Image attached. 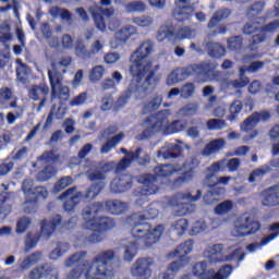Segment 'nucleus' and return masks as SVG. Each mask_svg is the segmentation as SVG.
<instances>
[{
	"instance_id": "f257e3e1",
	"label": "nucleus",
	"mask_w": 279,
	"mask_h": 279,
	"mask_svg": "<svg viewBox=\"0 0 279 279\" xmlns=\"http://www.w3.org/2000/svg\"><path fill=\"white\" fill-rule=\"evenodd\" d=\"M153 51L154 43L148 40L142 43L138 49L131 54L130 73L132 78L126 90L117 99L118 108H123L133 95L137 98L147 95L149 88H156L160 84V76L156 74L157 71H160V65H155L153 69L154 62L149 60V54Z\"/></svg>"
},
{
	"instance_id": "f03ea898",
	"label": "nucleus",
	"mask_w": 279,
	"mask_h": 279,
	"mask_svg": "<svg viewBox=\"0 0 279 279\" xmlns=\"http://www.w3.org/2000/svg\"><path fill=\"white\" fill-rule=\"evenodd\" d=\"M110 213V215H123L128 210V203L119 199L106 201L105 203L96 202L84 208L82 215L84 219L83 227L85 230H93L86 240L88 243H101L104 235L101 232L112 230L117 222L110 217H97L99 213Z\"/></svg>"
},
{
	"instance_id": "7ed1b4c3",
	"label": "nucleus",
	"mask_w": 279,
	"mask_h": 279,
	"mask_svg": "<svg viewBox=\"0 0 279 279\" xmlns=\"http://www.w3.org/2000/svg\"><path fill=\"white\" fill-rule=\"evenodd\" d=\"M113 260L114 251H104L90 264L88 262L78 264L70 271L66 279H80L84 271L86 279H111L114 277V270L110 266V263Z\"/></svg>"
},
{
	"instance_id": "20e7f679",
	"label": "nucleus",
	"mask_w": 279,
	"mask_h": 279,
	"mask_svg": "<svg viewBox=\"0 0 279 279\" xmlns=\"http://www.w3.org/2000/svg\"><path fill=\"white\" fill-rule=\"evenodd\" d=\"M89 180L93 183L85 192H77V186H72L68 190H65L61 195H59L58 199L64 201L63 203V210L65 213H73L75 208H77L80 202L82 199L84 202H93L104 191V187L106 186V183H104V180H106V173L101 171H95L89 174Z\"/></svg>"
},
{
	"instance_id": "39448f33",
	"label": "nucleus",
	"mask_w": 279,
	"mask_h": 279,
	"mask_svg": "<svg viewBox=\"0 0 279 279\" xmlns=\"http://www.w3.org/2000/svg\"><path fill=\"white\" fill-rule=\"evenodd\" d=\"M126 223L131 228V236L142 243L143 247H151L160 241V236L165 232V227L161 225L151 228V225L147 222V217L141 214H131L126 217Z\"/></svg>"
},
{
	"instance_id": "423d86ee",
	"label": "nucleus",
	"mask_w": 279,
	"mask_h": 279,
	"mask_svg": "<svg viewBox=\"0 0 279 279\" xmlns=\"http://www.w3.org/2000/svg\"><path fill=\"white\" fill-rule=\"evenodd\" d=\"M217 65L211 62H203L198 64H191L185 68H179L168 75L166 80L167 86H175L179 82H184L191 75H194L196 82L198 84H204L206 82H210V80H215V70Z\"/></svg>"
},
{
	"instance_id": "0eeeda50",
	"label": "nucleus",
	"mask_w": 279,
	"mask_h": 279,
	"mask_svg": "<svg viewBox=\"0 0 279 279\" xmlns=\"http://www.w3.org/2000/svg\"><path fill=\"white\" fill-rule=\"evenodd\" d=\"M169 117H171V110L163 109L157 114H151L145 118L144 123L147 125L142 132L143 138H150L154 134H158L161 130H165L167 134H178L186 130V123L180 120H173L169 123Z\"/></svg>"
},
{
	"instance_id": "6e6552de",
	"label": "nucleus",
	"mask_w": 279,
	"mask_h": 279,
	"mask_svg": "<svg viewBox=\"0 0 279 279\" xmlns=\"http://www.w3.org/2000/svg\"><path fill=\"white\" fill-rule=\"evenodd\" d=\"M154 173L141 174L137 179L141 187H137L134 193L137 197H149V195H156L160 191L158 186V178L167 179L171 178L174 173H178V169L172 163H161L154 168Z\"/></svg>"
},
{
	"instance_id": "1a4fd4ad",
	"label": "nucleus",
	"mask_w": 279,
	"mask_h": 279,
	"mask_svg": "<svg viewBox=\"0 0 279 279\" xmlns=\"http://www.w3.org/2000/svg\"><path fill=\"white\" fill-rule=\"evenodd\" d=\"M198 199H202V190H197L194 196L191 192H179L168 199V206L172 208L175 217H186V215L195 213L197 207L193 202H198Z\"/></svg>"
},
{
	"instance_id": "9d476101",
	"label": "nucleus",
	"mask_w": 279,
	"mask_h": 279,
	"mask_svg": "<svg viewBox=\"0 0 279 279\" xmlns=\"http://www.w3.org/2000/svg\"><path fill=\"white\" fill-rule=\"evenodd\" d=\"M239 167H241V159L239 158H231L229 160L222 159L211 163L206 169L207 174L204 179V185L213 189L211 195H221L223 193V189L217 187V183L213 182V179L217 173H219V171H226V169H229L231 173H234V171H239Z\"/></svg>"
},
{
	"instance_id": "9b49d317",
	"label": "nucleus",
	"mask_w": 279,
	"mask_h": 279,
	"mask_svg": "<svg viewBox=\"0 0 279 279\" xmlns=\"http://www.w3.org/2000/svg\"><path fill=\"white\" fill-rule=\"evenodd\" d=\"M41 230L40 232L37 233H32L28 232L26 234V240H25V248L27 252L29 250H34L36 245H38V241H40V236H44V239L49 240L53 235V232L62 226V216L61 215H54L52 218L49 220L44 219L40 222Z\"/></svg>"
},
{
	"instance_id": "f8f14e48",
	"label": "nucleus",
	"mask_w": 279,
	"mask_h": 279,
	"mask_svg": "<svg viewBox=\"0 0 279 279\" xmlns=\"http://www.w3.org/2000/svg\"><path fill=\"white\" fill-rule=\"evenodd\" d=\"M193 240H187L181 243L173 252L168 254V258H179L178 262H172L168 266V271H172V274H178L182 267L189 265V254L193 252Z\"/></svg>"
},
{
	"instance_id": "ddd939ff",
	"label": "nucleus",
	"mask_w": 279,
	"mask_h": 279,
	"mask_svg": "<svg viewBox=\"0 0 279 279\" xmlns=\"http://www.w3.org/2000/svg\"><path fill=\"white\" fill-rule=\"evenodd\" d=\"M202 165V160L199 158L192 156L184 163L183 169H186L180 177L174 179L171 182V189H180L184 186V184H189V182H193L195 178V169H199Z\"/></svg>"
},
{
	"instance_id": "4468645a",
	"label": "nucleus",
	"mask_w": 279,
	"mask_h": 279,
	"mask_svg": "<svg viewBox=\"0 0 279 279\" xmlns=\"http://www.w3.org/2000/svg\"><path fill=\"white\" fill-rule=\"evenodd\" d=\"M171 38H177L179 40L195 38V31L191 29L189 26L182 27L178 32H175V26L173 25L160 26L157 33V39L159 43L167 39L171 40Z\"/></svg>"
},
{
	"instance_id": "2eb2a0df",
	"label": "nucleus",
	"mask_w": 279,
	"mask_h": 279,
	"mask_svg": "<svg viewBox=\"0 0 279 279\" xmlns=\"http://www.w3.org/2000/svg\"><path fill=\"white\" fill-rule=\"evenodd\" d=\"M260 228V221L255 220L252 216L243 215L235 221V236H252V234H256Z\"/></svg>"
},
{
	"instance_id": "dca6fc26",
	"label": "nucleus",
	"mask_w": 279,
	"mask_h": 279,
	"mask_svg": "<svg viewBox=\"0 0 279 279\" xmlns=\"http://www.w3.org/2000/svg\"><path fill=\"white\" fill-rule=\"evenodd\" d=\"M231 14H232V11L228 8H222L217 10L210 17L209 22L207 23V28L214 29L210 32L209 36L215 37V36H219V34H227L228 25L220 24V23L222 21H226V19H228ZM215 27H217V29H215Z\"/></svg>"
},
{
	"instance_id": "f3484780",
	"label": "nucleus",
	"mask_w": 279,
	"mask_h": 279,
	"mask_svg": "<svg viewBox=\"0 0 279 279\" xmlns=\"http://www.w3.org/2000/svg\"><path fill=\"white\" fill-rule=\"evenodd\" d=\"M205 256L209 258L210 263H232L239 258V252L234 251L225 256L223 244H214L206 251Z\"/></svg>"
},
{
	"instance_id": "a211bd4d",
	"label": "nucleus",
	"mask_w": 279,
	"mask_h": 279,
	"mask_svg": "<svg viewBox=\"0 0 279 279\" xmlns=\"http://www.w3.org/2000/svg\"><path fill=\"white\" fill-rule=\"evenodd\" d=\"M151 265H154V259L151 257H142L136 259V262L131 267V274L133 278H151Z\"/></svg>"
},
{
	"instance_id": "6ab92c4d",
	"label": "nucleus",
	"mask_w": 279,
	"mask_h": 279,
	"mask_svg": "<svg viewBox=\"0 0 279 279\" xmlns=\"http://www.w3.org/2000/svg\"><path fill=\"white\" fill-rule=\"evenodd\" d=\"M28 97L33 101H39L37 112H40L45 108V104H47V97H49V85L45 82L32 85L28 89Z\"/></svg>"
},
{
	"instance_id": "aec40b11",
	"label": "nucleus",
	"mask_w": 279,
	"mask_h": 279,
	"mask_svg": "<svg viewBox=\"0 0 279 279\" xmlns=\"http://www.w3.org/2000/svg\"><path fill=\"white\" fill-rule=\"evenodd\" d=\"M279 29V20H274L272 22H269L262 26L259 34H255L251 37L248 40L250 43V48L251 49H256L258 45L262 43H265L267 40V35L266 34H276Z\"/></svg>"
},
{
	"instance_id": "412c9836",
	"label": "nucleus",
	"mask_w": 279,
	"mask_h": 279,
	"mask_svg": "<svg viewBox=\"0 0 279 279\" xmlns=\"http://www.w3.org/2000/svg\"><path fill=\"white\" fill-rule=\"evenodd\" d=\"M89 12L92 14L95 27L99 29V32H106L107 25H106V16L107 19H110L114 14V9H104L98 5H94L89 9Z\"/></svg>"
},
{
	"instance_id": "4be33fe9",
	"label": "nucleus",
	"mask_w": 279,
	"mask_h": 279,
	"mask_svg": "<svg viewBox=\"0 0 279 279\" xmlns=\"http://www.w3.org/2000/svg\"><path fill=\"white\" fill-rule=\"evenodd\" d=\"M271 119V113L269 111H255L248 116L241 124L242 132H252L256 125L259 123H267Z\"/></svg>"
},
{
	"instance_id": "5701e85b",
	"label": "nucleus",
	"mask_w": 279,
	"mask_h": 279,
	"mask_svg": "<svg viewBox=\"0 0 279 279\" xmlns=\"http://www.w3.org/2000/svg\"><path fill=\"white\" fill-rule=\"evenodd\" d=\"M265 66V61H253L248 66H241L239 75L241 81H234L233 86L235 88H243L250 84V78L245 76V73H258L260 69Z\"/></svg>"
},
{
	"instance_id": "b1692460",
	"label": "nucleus",
	"mask_w": 279,
	"mask_h": 279,
	"mask_svg": "<svg viewBox=\"0 0 279 279\" xmlns=\"http://www.w3.org/2000/svg\"><path fill=\"white\" fill-rule=\"evenodd\" d=\"M134 181L128 174H122L112 179L110 183L111 193H125L132 189Z\"/></svg>"
},
{
	"instance_id": "393cba45",
	"label": "nucleus",
	"mask_w": 279,
	"mask_h": 279,
	"mask_svg": "<svg viewBox=\"0 0 279 279\" xmlns=\"http://www.w3.org/2000/svg\"><path fill=\"white\" fill-rule=\"evenodd\" d=\"M29 279H58V271L53 270V267L49 264H44L33 268L28 274Z\"/></svg>"
},
{
	"instance_id": "a878e982",
	"label": "nucleus",
	"mask_w": 279,
	"mask_h": 279,
	"mask_svg": "<svg viewBox=\"0 0 279 279\" xmlns=\"http://www.w3.org/2000/svg\"><path fill=\"white\" fill-rule=\"evenodd\" d=\"M121 153L125 154V157H123L116 166V171H125L128 167L134 162L135 158H138L141 154H143V148L138 147L135 151H129L126 148H121Z\"/></svg>"
},
{
	"instance_id": "bb28decb",
	"label": "nucleus",
	"mask_w": 279,
	"mask_h": 279,
	"mask_svg": "<svg viewBox=\"0 0 279 279\" xmlns=\"http://www.w3.org/2000/svg\"><path fill=\"white\" fill-rule=\"evenodd\" d=\"M243 106L244 108H248L250 110H252V99H246L244 104L239 99L233 100L229 106V116L227 117V121H236V119H239V114H241L243 110Z\"/></svg>"
},
{
	"instance_id": "cd10ccee",
	"label": "nucleus",
	"mask_w": 279,
	"mask_h": 279,
	"mask_svg": "<svg viewBox=\"0 0 279 279\" xmlns=\"http://www.w3.org/2000/svg\"><path fill=\"white\" fill-rule=\"evenodd\" d=\"M182 156V147L180 144H168L167 146L161 147L157 151L158 158H163V160H171L180 158Z\"/></svg>"
},
{
	"instance_id": "c85d7f7f",
	"label": "nucleus",
	"mask_w": 279,
	"mask_h": 279,
	"mask_svg": "<svg viewBox=\"0 0 279 279\" xmlns=\"http://www.w3.org/2000/svg\"><path fill=\"white\" fill-rule=\"evenodd\" d=\"M264 206H279V185H272L264 191Z\"/></svg>"
},
{
	"instance_id": "c756f323",
	"label": "nucleus",
	"mask_w": 279,
	"mask_h": 279,
	"mask_svg": "<svg viewBox=\"0 0 279 279\" xmlns=\"http://www.w3.org/2000/svg\"><path fill=\"white\" fill-rule=\"evenodd\" d=\"M1 189H3L4 192L0 193V207L4 215H10L12 213V205H8L5 209L3 207L12 199L14 192H8L10 191V185L5 183L1 184Z\"/></svg>"
},
{
	"instance_id": "7c9ffc66",
	"label": "nucleus",
	"mask_w": 279,
	"mask_h": 279,
	"mask_svg": "<svg viewBox=\"0 0 279 279\" xmlns=\"http://www.w3.org/2000/svg\"><path fill=\"white\" fill-rule=\"evenodd\" d=\"M223 147H226V140L217 138V140L210 141L203 148L202 156H213V154H217V151H221Z\"/></svg>"
},
{
	"instance_id": "2f4dec72",
	"label": "nucleus",
	"mask_w": 279,
	"mask_h": 279,
	"mask_svg": "<svg viewBox=\"0 0 279 279\" xmlns=\"http://www.w3.org/2000/svg\"><path fill=\"white\" fill-rule=\"evenodd\" d=\"M138 247H141V243H138L137 241H131L125 244L123 246V260L125 263H132V260H134V258H136V255L138 254Z\"/></svg>"
},
{
	"instance_id": "473e14b6",
	"label": "nucleus",
	"mask_w": 279,
	"mask_h": 279,
	"mask_svg": "<svg viewBox=\"0 0 279 279\" xmlns=\"http://www.w3.org/2000/svg\"><path fill=\"white\" fill-rule=\"evenodd\" d=\"M48 80L51 87V99L53 100L56 99V88H58V86H62V81L64 80V76L58 70H49Z\"/></svg>"
},
{
	"instance_id": "72a5a7b5",
	"label": "nucleus",
	"mask_w": 279,
	"mask_h": 279,
	"mask_svg": "<svg viewBox=\"0 0 279 279\" xmlns=\"http://www.w3.org/2000/svg\"><path fill=\"white\" fill-rule=\"evenodd\" d=\"M162 95L156 94L148 102H146L142 109L143 114H151L156 112L162 106Z\"/></svg>"
},
{
	"instance_id": "f704fd0d",
	"label": "nucleus",
	"mask_w": 279,
	"mask_h": 279,
	"mask_svg": "<svg viewBox=\"0 0 279 279\" xmlns=\"http://www.w3.org/2000/svg\"><path fill=\"white\" fill-rule=\"evenodd\" d=\"M173 19H175L179 23L184 21H189L193 16V7L185 5L182 8H177L172 12Z\"/></svg>"
},
{
	"instance_id": "c9c22d12",
	"label": "nucleus",
	"mask_w": 279,
	"mask_h": 279,
	"mask_svg": "<svg viewBox=\"0 0 279 279\" xmlns=\"http://www.w3.org/2000/svg\"><path fill=\"white\" fill-rule=\"evenodd\" d=\"M41 256H43V253L35 252L28 255L27 257H25L23 260L19 263V267L21 271H27L29 267H34V265H36V263L40 260Z\"/></svg>"
},
{
	"instance_id": "e433bc0d",
	"label": "nucleus",
	"mask_w": 279,
	"mask_h": 279,
	"mask_svg": "<svg viewBox=\"0 0 279 279\" xmlns=\"http://www.w3.org/2000/svg\"><path fill=\"white\" fill-rule=\"evenodd\" d=\"M123 138H125V134L123 132L112 136L100 147V154H110L113 147L119 145Z\"/></svg>"
},
{
	"instance_id": "4c0bfd02",
	"label": "nucleus",
	"mask_w": 279,
	"mask_h": 279,
	"mask_svg": "<svg viewBox=\"0 0 279 279\" xmlns=\"http://www.w3.org/2000/svg\"><path fill=\"white\" fill-rule=\"evenodd\" d=\"M206 47L210 58H223V56H226V47L221 46L219 43L209 41Z\"/></svg>"
},
{
	"instance_id": "58836bf2",
	"label": "nucleus",
	"mask_w": 279,
	"mask_h": 279,
	"mask_svg": "<svg viewBox=\"0 0 279 279\" xmlns=\"http://www.w3.org/2000/svg\"><path fill=\"white\" fill-rule=\"evenodd\" d=\"M198 110H199V105H197L196 102H190L181 107L177 112V114L178 117H181V119H184V117H195Z\"/></svg>"
},
{
	"instance_id": "ea45409f",
	"label": "nucleus",
	"mask_w": 279,
	"mask_h": 279,
	"mask_svg": "<svg viewBox=\"0 0 279 279\" xmlns=\"http://www.w3.org/2000/svg\"><path fill=\"white\" fill-rule=\"evenodd\" d=\"M136 32H137L136 27L129 25V26L122 27L119 32H117L116 38L118 43H128V40H130V37L134 36Z\"/></svg>"
},
{
	"instance_id": "a19ab883",
	"label": "nucleus",
	"mask_w": 279,
	"mask_h": 279,
	"mask_svg": "<svg viewBox=\"0 0 279 279\" xmlns=\"http://www.w3.org/2000/svg\"><path fill=\"white\" fill-rule=\"evenodd\" d=\"M69 250H71L69 242H58L57 247L51 251L49 258L51 260H58L60 256H64Z\"/></svg>"
},
{
	"instance_id": "79ce46f5",
	"label": "nucleus",
	"mask_w": 279,
	"mask_h": 279,
	"mask_svg": "<svg viewBox=\"0 0 279 279\" xmlns=\"http://www.w3.org/2000/svg\"><path fill=\"white\" fill-rule=\"evenodd\" d=\"M49 14L50 16H52V19L60 17L61 21H71V19H73V14H71V11H69L68 9H62L60 7L50 8Z\"/></svg>"
},
{
	"instance_id": "37998d69",
	"label": "nucleus",
	"mask_w": 279,
	"mask_h": 279,
	"mask_svg": "<svg viewBox=\"0 0 279 279\" xmlns=\"http://www.w3.org/2000/svg\"><path fill=\"white\" fill-rule=\"evenodd\" d=\"M56 99H59V101H62L63 104H66L69 99H71V88L66 85H59L56 87Z\"/></svg>"
},
{
	"instance_id": "c03bdc74",
	"label": "nucleus",
	"mask_w": 279,
	"mask_h": 279,
	"mask_svg": "<svg viewBox=\"0 0 279 279\" xmlns=\"http://www.w3.org/2000/svg\"><path fill=\"white\" fill-rule=\"evenodd\" d=\"M233 208H234V203L231 199H228L218 204L214 210L216 215L223 216V215H228V213H232Z\"/></svg>"
},
{
	"instance_id": "a18cd8bd",
	"label": "nucleus",
	"mask_w": 279,
	"mask_h": 279,
	"mask_svg": "<svg viewBox=\"0 0 279 279\" xmlns=\"http://www.w3.org/2000/svg\"><path fill=\"white\" fill-rule=\"evenodd\" d=\"M263 10H265V2L256 1L246 10V16L248 19H256V16L262 14Z\"/></svg>"
},
{
	"instance_id": "49530a36",
	"label": "nucleus",
	"mask_w": 279,
	"mask_h": 279,
	"mask_svg": "<svg viewBox=\"0 0 279 279\" xmlns=\"http://www.w3.org/2000/svg\"><path fill=\"white\" fill-rule=\"evenodd\" d=\"M73 184V177L66 175L59 179L53 185V193H60Z\"/></svg>"
},
{
	"instance_id": "de8ad7c7",
	"label": "nucleus",
	"mask_w": 279,
	"mask_h": 279,
	"mask_svg": "<svg viewBox=\"0 0 279 279\" xmlns=\"http://www.w3.org/2000/svg\"><path fill=\"white\" fill-rule=\"evenodd\" d=\"M232 265L226 264L221 266L218 271L208 279H228L232 275Z\"/></svg>"
},
{
	"instance_id": "09e8293b",
	"label": "nucleus",
	"mask_w": 279,
	"mask_h": 279,
	"mask_svg": "<svg viewBox=\"0 0 279 279\" xmlns=\"http://www.w3.org/2000/svg\"><path fill=\"white\" fill-rule=\"evenodd\" d=\"M271 171V166L264 165L260 168H257L251 172L248 175V182L254 183L256 182V178H260L263 175H266V173H269Z\"/></svg>"
},
{
	"instance_id": "8fccbe9b",
	"label": "nucleus",
	"mask_w": 279,
	"mask_h": 279,
	"mask_svg": "<svg viewBox=\"0 0 279 279\" xmlns=\"http://www.w3.org/2000/svg\"><path fill=\"white\" fill-rule=\"evenodd\" d=\"M124 8H125V11L129 13L145 12V10H147L145 2H143L141 0H135L133 2H129L124 5Z\"/></svg>"
},
{
	"instance_id": "3c124183",
	"label": "nucleus",
	"mask_w": 279,
	"mask_h": 279,
	"mask_svg": "<svg viewBox=\"0 0 279 279\" xmlns=\"http://www.w3.org/2000/svg\"><path fill=\"white\" fill-rule=\"evenodd\" d=\"M227 47L230 51H240L243 47V37L240 35L230 37L227 40Z\"/></svg>"
},
{
	"instance_id": "603ef678",
	"label": "nucleus",
	"mask_w": 279,
	"mask_h": 279,
	"mask_svg": "<svg viewBox=\"0 0 279 279\" xmlns=\"http://www.w3.org/2000/svg\"><path fill=\"white\" fill-rule=\"evenodd\" d=\"M38 160L44 162L56 165L60 160V155L56 154V150H46L39 157Z\"/></svg>"
},
{
	"instance_id": "864d4df0",
	"label": "nucleus",
	"mask_w": 279,
	"mask_h": 279,
	"mask_svg": "<svg viewBox=\"0 0 279 279\" xmlns=\"http://www.w3.org/2000/svg\"><path fill=\"white\" fill-rule=\"evenodd\" d=\"M173 230H175L178 236H182L184 232L189 230V220L181 218L172 223Z\"/></svg>"
},
{
	"instance_id": "5fc2aeb1",
	"label": "nucleus",
	"mask_w": 279,
	"mask_h": 279,
	"mask_svg": "<svg viewBox=\"0 0 279 279\" xmlns=\"http://www.w3.org/2000/svg\"><path fill=\"white\" fill-rule=\"evenodd\" d=\"M56 173H58V170H56V167L46 166L41 171H39L38 178L39 180H41V182H47V180H51V178H53Z\"/></svg>"
},
{
	"instance_id": "6e6d98bb",
	"label": "nucleus",
	"mask_w": 279,
	"mask_h": 279,
	"mask_svg": "<svg viewBox=\"0 0 279 279\" xmlns=\"http://www.w3.org/2000/svg\"><path fill=\"white\" fill-rule=\"evenodd\" d=\"M190 123L191 125L196 126H191L187 129V136H191V138H199V128L203 125L202 119H193Z\"/></svg>"
},
{
	"instance_id": "4d7b16f0",
	"label": "nucleus",
	"mask_w": 279,
	"mask_h": 279,
	"mask_svg": "<svg viewBox=\"0 0 279 279\" xmlns=\"http://www.w3.org/2000/svg\"><path fill=\"white\" fill-rule=\"evenodd\" d=\"M38 210V199L36 198H27L24 202L23 211L26 215H34Z\"/></svg>"
},
{
	"instance_id": "13d9d810",
	"label": "nucleus",
	"mask_w": 279,
	"mask_h": 279,
	"mask_svg": "<svg viewBox=\"0 0 279 279\" xmlns=\"http://www.w3.org/2000/svg\"><path fill=\"white\" fill-rule=\"evenodd\" d=\"M75 53L77 58H82V60H90L93 58V52L86 48V46L82 43H78L75 47Z\"/></svg>"
},
{
	"instance_id": "bf43d9fd",
	"label": "nucleus",
	"mask_w": 279,
	"mask_h": 279,
	"mask_svg": "<svg viewBox=\"0 0 279 279\" xmlns=\"http://www.w3.org/2000/svg\"><path fill=\"white\" fill-rule=\"evenodd\" d=\"M206 125L207 130L210 131H219L223 130V128H228V123L226 122V120L221 119H209Z\"/></svg>"
},
{
	"instance_id": "052dcab7",
	"label": "nucleus",
	"mask_w": 279,
	"mask_h": 279,
	"mask_svg": "<svg viewBox=\"0 0 279 279\" xmlns=\"http://www.w3.org/2000/svg\"><path fill=\"white\" fill-rule=\"evenodd\" d=\"M32 226V220L29 217H22L17 220L15 232L17 234H23L27 232V229Z\"/></svg>"
},
{
	"instance_id": "680f3d73",
	"label": "nucleus",
	"mask_w": 279,
	"mask_h": 279,
	"mask_svg": "<svg viewBox=\"0 0 279 279\" xmlns=\"http://www.w3.org/2000/svg\"><path fill=\"white\" fill-rule=\"evenodd\" d=\"M87 99H88V93L83 92V93L78 94L77 96L73 97L70 100L69 106L71 108L84 106L86 104Z\"/></svg>"
},
{
	"instance_id": "e2e57ef3",
	"label": "nucleus",
	"mask_w": 279,
	"mask_h": 279,
	"mask_svg": "<svg viewBox=\"0 0 279 279\" xmlns=\"http://www.w3.org/2000/svg\"><path fill=\"white\" fill-rule=\"evenodd\" d=\"M133 23L138 27H150V25H154V17L149 15L133 17Z\"/></svg>"
},
{
	"instance_id": "0e129e2a",
	"label": "nucleus",
	"mask_w": 279,
	"mask_h": 279,
	"mask_svg": "<svg viewBox=\"0 0 279 279\" xmlns=\"http://www.w3.org/2000/svg\"><path fill=\"white\" fill-rule=\"evenodd\" d=\"M16 64H20V66L16 68V77L20 82H25L27 77V64L23 63L21 59H16Z\"/></svg>"
},
{
	"instance_id": "69168bd1",
	"label": "nucleus",
	"mask_w": 279,
	"mask_h": 279,
	"mask_svg": "<svg viewBox=\"0 0 279 279\" xmlns=\"http://www.w3.org/2000/svg\"><path fill=\"white\" fill-rule=\"evenodd\" d=\"M104 73H106V68L104 65H96L92 69L89 77L92 82H99L104 77Z\"/></svg>"
},
{
	"instance_id": "338daca9",
	"label": "nucleus",
	"mask_w": 279,
	"mask_h": 279,
	"mask_svg": "<svg viewBox=\"0 0 279 279\" xmlns=\"http://www.w3.org/2000/svg\"><path fill=\"white\" fill-rule=\"evenodd\" d=\"M195 95V84L193 83H185L181 88V96L184 99H189Z\"/></svg>"
},
{
	"instance_id": "774afa93",
	"label": "nucleus",
	"mask_w": 279,
	"mask_h": 279,
	"mask_svg": "<svg viewBox=\"0 0 279 279\" xmlns=\"http://www.w3.org/2000/svg\"><path fill=\"white\" fill-rule=\"evenodd\" d=\"M22 191L24 193V195H33L34 194V181L29 180V179H25L22 182Z\"/></svg>"
}]
</instances>
